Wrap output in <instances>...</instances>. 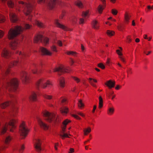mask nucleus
<instances>
[{"instance_id":"f257e3e1","label":"nucleus","mask_w":153,"mask_h":153,"mask_svg":"<svg viewBox=\"0 0 153 153\" xmlns=\"http://www.w3.org/2000/svg\"><path fill=\"white\" fill-rule=\"evenodd\" d=\"M17 123V120L16 119H12L10 120L9 121L6 123L3 126L0 130V132L1 134H3L5 133L7 129H9L10 131L13 132L12 129L16 128V124Z\"/></svg>"},{"instance_id":"f03ea898","label":"nucleus","mask_w":153,"mask_h":153,"mask_svg":"<svg viewBox=\"0 0 153 153\" xmlns=\"http://www.w3.org/2000/svg\"><path fill=\"white\" fill-rule=\"evenodd\" d=\"M24 28L20 26H17L14 29L11 28L8 33V38L9 39L14 38L22 32Z\"/></svg>"},{"instance_id":"7ed1b4c3","label":"nucleus","mask_w":153,"mask_h":153,"mask_svg":"<svg viewBox=\"0 0 153 153\" xmlns=\"http://www.w3.org/2000/svg\"><path fill=\"white\" fill-rule=\"evenodd\" d=\"M43 115L45 120L49 122H53L55 123L58 121V116L53 113L45 111L43 112Z\"/></svg>"},{"instance_id":"20e7f679","label":"nucleus","mask_w":153,"mask_h":153,"mask_svg":"<svg viewBox=\"0 0 153 153\" xmlns=\"http://www.w3.org/2000/svg\"><path fill=\"white\" fill-rule=\"evenodd\" d=\"M18 86V80L16 79H13L8 82L6 88L10 91H15Z\"/></svg>"},{"instance_id":"39448f33","label":"nucleus","mask_w":153,"mask_h":153,"mask_svg":"<svg viewBox=\"0 0 153 153\" xmlns=\"http://www.w3.org/2000/svg\"><path fill=\"white\" fill-rule=\"evenodd\" d=\"M58 1V0H38L37 1L39 4H41V3H45L47 7L50 10L54 8Z\"/></svg>"},{"instance_id":"423d86ee","label":"nucleus","mask_w":153,"mask_h":153,"mask_svg":"<svg viewBox=\"0 0 153 153\" xmlns=\"http://www.w3.org/2000/svg\"><path fill=\"white\" fill-rule=\"evenodd\" d=\"M51 85L52 84L50 81L46 80L43 79H39L36 83V86L38 89L40 87L45 88L47 86L49 87L50 85Z\"/></svg>"},{"instance_id":"0eeeda50","label":"nucleus","mask_w":153,"mask_h":153,"mask_svg":"<svg viewBox=\"0 0 153 153\" xmlns=\"http://www.w3.org/2000/svg\"><path fill=\"white\" fill-rule=\"evenodd\" d=\"M28 130L24 122H23L20 125L19 128V133L22 137V138H24L27 135L28 132Z\"/></svg>"},{"instance_id":"6e6552de","label":"nucleus","mask_w":153,"mask_h":153,"mask_svg":"<svg viewBox=\"0 0 153 153\" xmlns=\"http://www.w3.org/2000/svg\"><path fill=\"white\" fill-rule=\"evenodd\" d=\"M10 97L11 99V100L7 101L4 103H2L1 105V107L2 108H5L7 106L10 105L13 106L15 102L16 98L14 95L12 94H10Z\"/></svg>"},{"instance_id":"1a4fd4ad","label":"nucleus","mask_w":153,"mask_h":153,"mask_svg":"<svg viewBox=\"0 0 153 153\" xmlns=\"http://www.w3.org/2000/svg\"><path fill=\"white\" fill-rule=\"evenodd\" d=\"M70 71V69L68 68H66L63 66H60L53 69L54 72H57L58 75H59L65 73H69Z\"/></svg>"},{"instance_id":"9d476101","label":"nucleus","mask_w":153,"mask_h":153,"mask_svg":"<svg viewBox=\"0 0 153 153\" xmlns=\"http://www.w3.org/2000/svg\"><path fill=\"white\" fill-rule=\"evenodd\" d=\"M43 37L40 34H38L34 38V41L35 43H37L39 41L42 42ZM49 41V39L47 38H43V42L45 44L48 43Z\"/></svg>"},{"instance_id":"9b49d317","label":"nucleus","mask_w":153,"mask_h":153,"mask_svg":"<svg viewBox=\"0 0 153 153\" xmlns=\"http://www.w3.org/2000/svg\"><path fill=\"white\" fill-rule=\"evenodd\" d=\"M21 79L23 82H27L29 80V75L26 72L23 71L21 74Z\"/></svg>"},{"instance_id":"f8f14e48","label":"nucleus","mask_w":153,"mask_h":153,"mask_svg":"<svg viewBox=\"0 0 153 153\" xmlns=\"http://www.w3.org/2000/svg\"><path fill=\"white\" fill-rule=\"evenodd\" d=\"M34 143V147L36 150L38 152H40L42 150V148L41 143L39 140V139L36 140Z\"/></svg>"},{"instance_id":"ddd939ff","label":"nucleus","mask_w":153,"mask_h":153,"mask_svg":"<svg viewBox=\"0 0 153 153\" xmlns=\"http://www.w3.org/2000/svg\"><path fill=\"white\" fill-rule=\"evenodd\" d=\"M19 41L17 39H15L12 41L10 44V47L13 49L16 48L19 45Z\"/></svg>"},{"instance_id":"4468645a","label":"nucleus","mask_w":153,"mask_h":153,"mask_svg":"<svg viewBox=\"0 0 153 153\" xmlns=\"http://www.w3.org/2000/svg\"><path fill=\"white\" fill-rule=\"evenodd\" d=\"M42 54L43 55L51 56L52 53L48 50L47 49L43 47H41L40 49Z\"/></svg>"},{"instance_id":"2eb2a0df","label":"nucleus","mask_w":153,"mask_h":153,"mask_svg":"<svg viewBox=\"0 0 153 153\" xmlns=\"http://www.w3.org/2000/svg\"><path fill=\"white\" fill-rule=\"evenodd\" d=\"M10 55V53L6 48H4L3 49L1 52V56H2L5 58L9 57Z\"/></svg>"},{"instance_id":"dca6fc26","label":"nucleus","mask_w":153,"mask_h":153,"mask_svg":"<svg viewBox=\"0 0 153 153\" xmlns=\"http://www.w3.org/2000/svg\"><path fill=\"white\" fill-rule=\"evenodd\" d=\"M1 2L4 4L6 2H7L8 6L10 7H13L14 6V4L12 0H0Z\"/></svg>"},{"instance_id":"f3484780","label":"nucleus","mask_w":153,"mask_h":153,"mask_svg":"<svg viewBox=\"0 0 153 153\" xmlns=\"http://www.w3.org/2000/svg\"><path fill=\"white\" fill-rule=\"evenodd\" d=\"M115 82L114 81H112L111 80L107 81L105 83V84L107 85L109 88L111 89L114 87Z\"/></svg>"},{"instance_id":"a211bd4d","label":"nucleus","mask_w":153,"mask_h":153,"mask_svg":"<svg viewBox=\"0 0 153 153\" xmlns=\"http://www.w3.org/2000/svg\"><path fill=\"white\" fill-rule=\"evenodd\" d=\"M9 16L11 21L15 22L18 20V18L16 15L14 13L11 12L9 14Z\"/></svg>"},{"instance_id":"6ab92c4d","label":"nucleus","mask_w":153,"mask_h":153,"mask_svg":"<svg viewBox=\"0 0 153 153\" xmlns=\"http://www.w3.org/2000/svg\"><path fill=\"white\" fill-rule=\"evenodd\" d=\"M38 121L40 126L45 130L48 129V126L44 123L40 118L38 119Z\"/></svg>"},{"instance_id":"aec40b11","label":"nucleus","mask_w":153,"mask_h":153,"mask_svg":"<svg viewBox=\"0 0 153 153\" xmlns=\"http://www.w3.org/2000/svg\"><path fill=\"white\" fill-rule=\"evenodd\" d=\"M55 24L56 25V26L59 27L61 28L63 30H69V29L66 26H64V25L60 24L58 22V20H56L55 22Z\"/></svg>"},{"instance_id":"412c9836","label":"nucleus","mask_w":153,"mask_h":153,"mask_svg":"<svg viewBox=\"0 0 153 153\" xmlns=\"http://www.w3.org/2000/svg\"><path fill=\"white\" fill-rule=\"evenodd\" d=\"M30 100L31 101H35L37 99V95L34 92H32L29 96Z\"/></svg>"},{"instance_id":"4be33fe9","label":"nucleus","mask_w":153,"mask_h":153,"mask_svg":"<svg viewBox=\"0 0 153 153\" xmlns=\"http://www.w3.org/2000/svg\"><path fill=\"white\" fill-rule=\"evenodd\" d=\"M102 3L104 4V7L101 5H100L98 7V10L100 13H102V10L104 9V7L106 3L105 2V0H101Z\"/></svg>"},{"instance_id":"5701e85b","label":"nucleus","mask_w":153,"mask_h":153,"mask_svg":"<svg viewBox=\"0 0 153 153\" xmlns=\"http://www.w3.org/2000/svg\"><path fill=\"white\" fill-rule=\"evenodd\" d=\"M59 85L62 88H63L65 86V81L64 78L60 77L59 79Z\"/></svg>"},{"instance_id":"b1692460","label":"nucleus","mask_w":153,"mask_h":153,"mask_svg":"<svg viewBox=\"0 0 153 153\" xmlns=\"http://www.w3.org/2000/svg\"><path fill=\"white\" fill-rule=\"evenodd\" d=\"M92 27L95 29H98L99 27V25L97 21L94 20L92 23Z\"/></svg>"},{"instance_id":"393cba45","label":"nucleus","mask_w":153,"mask_h":153,"mask_svg":"<svg viewBox=\"0 0 153 153\" xmlns=\"http://www.w3.org/2000/svg\"><path fill=\"white\" fill-rule=\"evenodd\" d=\"M16 53H19L21 56V58L24 59L29 56V55L26 53H22L21 52H19L18 51Z\"/></svg>"},{"instance_id":"a878e982","label":"nucleus","mask_w":153,"mask_h":153,"mask_svg":"<svg viewBox=\"0 0 153 153\" xmlns=\"http://www.w3.org/2000/svg\"><path fill=\"white\" fill-rule=\"evenodd\" d=\"M89 16V11L88 10L85 12H83L82 14V16L85 18H88Z\"/></svg>"},{"instance_id":"bb28decb","label":"nucleus","mask_w":153,"mask_h":153,"mask_svg":"<svg viewBox=\"0 0 153 153\" xmlns=\"http://www.w3.org/2000/svg\"><path fill=\"white\" fill-rule=\"evenodd\" d=\"M70 120H68L67 119L63 122V124L64 125V126L62 128V130L63 132H64L65 131V130L66 128V125L68 124V123L70 122Z\"/></svg>"},{"instance_id":"cd10ccee","label":"nucleus","mask_w":153,"mask_h":153,"mask_svg":"<svg viewBox=\"0 0 153 153\" xmlns=\"http://www.w3.org/2000/svg\"><path fill=\"white\" fill-rule=\"evenodd\" d=\"M35 23L36 24L40 27L43 28L45 27L44 24L39 21H36Z\"/></svg>"},{"instance_id":"c85d7f7f","label":"nucleus","mask_w":153,"mask_h":153,"mask_svg":"<svg viewBox=\"0 0 153 153\" xmlns=\"http://www.w3.org/2000/svg\"><path fill=\"white\" fill-rule=\"evenodd\" d=\"M114 111V108L113 107H110L108 110L107 113L108 114L111 115L113 114Z\"/></svg>"},{"instance_id":"c756f323","label":"nucleus","mask_w":153,"mask_h":153,"mask_svg":"<svg viewBox=\"0 0 153 153\" xmlns=\"http://www.w3.org/2000/svg\"><path fill=\"white\" fill-rule=\"evenodd\" d=\"M116 52L120 56L119 57L120 60L123 62H125V61L124 60V59L123 58V57L121 56L122 55V53L120 52V50H116Z\"/></svg>"},{"instance_id":"7c9ffc66","label":"nucleus","mask_w":153,"mask_h":153,"mask_svg":"<svg viewBox=\"0 0 153 153\" xmlns=\"http://www.w3.org/2000/svg\"><path fill=\"white\" fill-rule=\"evenodd\" d=\"M99 105L100 108H101L103 106V99L101 96L99 97Z\"/></svg>"},{"instance_id":"2f4dec72","label":"nucleus","mask_w":153,"mask_h":153,"mask_svg":"<svg viewBox=\"0 0 153 153\" xmlns=\"http://www.w3.org/2000/svg\"><path fill=\"white\" fill-rule=\"evenodd\" d=\"M91 131V129L90 127H88V128L85 129L83 130L84 134L85 135L88 134Z\"/></svg>"},{"instance_id":"473e14b6","label":"nucleus","mask_w":153,"mask_h":153,"mask_svg":"<svg viewBox=\"0 0 153 153\" xmlns=\"http://www.w3.org/2000/svg\"><path fill=\"white\" fill-rule=\"evenodd\" d=\"M68 109L66 107H64L61 110V111L63 114H66L68 113Z\"/></svg>"},{"instance_id":"72a5a7b5","label":"nucleus","mask_w":153,"mask_h":153,"mask_svg":"<svg viewBox=\"0 0 153 153\" xmlns=\"http://www.w3.org/2000/svg\"><path fill=\"white\" fill-rule=\"evenodd\" d=\"M11 139V137L10 136H8L6 137L4 141V143L5 144H7L9 143Z\"/></svg>"},{"instance_id":"f704fd0d","label":"nucleus","mask_w":153,"mask_h":153,"mask_svg":"<svg viewBox=\"0 0 153 153\" xmlns=\"http://www.w3.org/2000/svg\"><path fill=\"white\" fill-rule=\"evenodd\" d=\"M19 61H16L13 62L11 63L10 65H9V68H11L13 66L16 65L17 64H19Z\"/></svg>"},{"instance_id":"c9c22d12","label":"nucleus","mask_w":153,"mask_h":153,"mask_svg":"<svg viewBox=\"0 0 153 153\" xmlns=\"http://www.w3.org/2000/svg\"><path fill=\"white\" fill-rule=\"evenodd\" d=\"M76 4L79 8H82L83 7L82 4L80 1H77L76 2Z\"/></svg>"},{"instance_id":"e433bc0d","label":"nucleus","mask_w":153,"mask_h":153,"mask_svg":"<svg viewBox=\"0 0 153 153\" xmlns=\"http://www.w3.org/2000/svg\"><path fill=\"white\" fill-rule=\"evenodd\" d=\"M66 53L68 55H71L74 56H75L77 54L76 52L73 51H68Z\"/></svg>"},{"instance_id":"4c0bfd02","label":"nucleus","mask_w":153,"mask_h":153,"mask_svg":"<svg viewBox=\"0 0 153 153\" xmlns=\"http://www.w3.org/2000/svg\"><path fill=\"white\" fill-rule=\"evenodd\" d=\"M32 71H33V72L34 74H35L36 73H38V72L36 71V65L35 64H34L33 66L32 67Z\"/></svg>"},{"instance_id":"58836bf2","label":"nucleus","mask_w":153,"mask_h":153,"mask_svg":"<svg viewBox=\"0 0 153 153\" xmlns=\"http://www.w3.org/2000/svg\"><path fill=\"white\" fill-rule=\"evenodd\" d=\"M107 34L109 36H113L114 34V32L113 31L108 30L107 32Z\"/></svg>"},{"instance_id":"ea45409f","label":"nucleus","mask_w":153,"mask_h":153,"mask_svg":"<svg viewBox=\"0 0 153 153\" xmlns=\"http://www.w3.org/2000/svg\"><path fill=\"white\" fill-rule=\"evenodd\" d=\"M78 104V107L79 108H81L83 107L84 106V104L82 102V100H79Z\"/></svg>"},{"instance_id":"a19ab883","label":"nucleus","mask_w":153,"mask_h":153,"mask_svg":"<svg viewBox=\"0 0 153 153\" xmlns=\"http://www.w3.org/2000/svg\"><path fill=\"white\" fill-rule=\"evenodd\" d=\"M24 148L25 147L24 145H22L19 148H18V150L19 151V152L20 153H22L23 150H24Z\"/></svg>"},{"instance_id":"79ce46f5","label":"nucleus","mask_w":153,"mask_h":153,"mask_svg":"<svg viewBox=\"0 0 153 153\" xmlns=\"http://www.w3.org/2000/svg\"><path fill=\"white\" fill-rule=\"evenodd\" d=\"M129 17L130 16L127 13L125 15V20L127 22H128L129 20Z\"/></svg>"},{"instance_id":"37998d69","label":"nucleus","mask_w":153,"mask_h":153,"mask_svg":"<svg viewBox=\"0 0 153 153\" xmlns=\"http://www.w3.org/2000/svg\"><path fill=\"white\" fill-rule=\"evenodd\" d=\"M43 96L45 98L49 100L51 99L52 98V97L51 96L45 94H43Z\"/></svg>"},{"instance_id":"c03bdc74","label":"nucleus","mask_w":153,"mask_h":153,"mask_svg":"<svg viewBox=\"0 0 153 153\" xmlns=\"http://www.w3.org/2000/svg\"><path fill=\"white\" fill-rule=\"evenodd\" d=\"M4 16L1 15H0V23L4 22Z\"/></svg>"},{"instance_id":"a18cd8bd","label":"nucleus","mask_w":153,"mask_h":153,"mask_svg":"<svg viewBox=\"0 0 153 153\" xmlns=\"http://www.w3.org/2000/svg\"><path fill=\"white\" fill-rule=\"evenodd\" d=\"M98 66L102 69H104L105 68V65L102 63H100L98 64Z\"/></svg>"},{"instance_id":"49530a36","label":"nucleus","mask_w":153,"mask_h":153,"mask_svg":"<svg viewBox=\"0 0 153 153\" xmlns=\"http://www.w3.org/2000/svg\"><path fill=\"white\" fill-rule=\"evenodd\" d=\"M17 109V108L16 107H13L12 109V114H13V116L14 115V113H16Z\"/></svg>"},{"instance_id":"de8ad7c7","label":"nucleus","mask_w":153,"mask_h":153,"mask_svg":"<svg viewBox=\"0 0 153 153\" xmlns=\"http://www.w3.org/2000/svg\"><path fill=\"white\" fill-rule=\"evenodd\" d=\"M60 136L61 137H62V138L63 139H64V137H68V135L67 134L64 133H63V134H60Z\"/></svg>"},{"instance_id":"09e8293b","label":"nucleus","mask_w":153,"mask_h":153,"mask_svg":"<svg viewBox=\"0 0 153 153\" xmlns=\"http://www.w3.org/2000/svg\"><path fill=\"white\" fill-rule=\"evenodd\" d=\"M51 48L52 51H55L57 52L56 48V47L54 45H53L51 47Z\"/></svg>"},{"instance_id":"8fccbe9b","label":"nucleus","mask_w":153,"mask_h":153,"mask_svg":"<svg viewBox=\"0 0 153 153\" xmlns=\"http://www.w3.org/2000/svg\"><path fill=\"white\" fill-rule=\"evenodd\" d=\"M31 27L30 25L27 24H26L25 25V26L24 28H25L26 29H28L30 28Z\"/></svg>"},{"instance_id":"3c124183","label":"nucleus","mask_w":153,"mask_h":153,"mask_svg":"<svg viewBox=\"0 0 153 153\" xmlns=\"http://www.w3.org/2000/svg\"><path fill=\"white\" fill-rule=\"evenodd\" d=\"M111 12L112 14L114 15H116L117 13V11L115 9H113L112 10Z\"/></svg>"},{"instance_id":"603ef678","label":"nucleus","mask_w":153,"mask_h":153,"mask_svg":"<svg viewBox=\"0 0 153 153\" xmlns=\"http://www.w3.org/2000/svg\"><path fill=\"white\" fill-rule=\"evenodd\" d=\"M10 71L8 68H7L5 71H4V74L3 75L4 76V75H6L7 74H8L9 72Z\"/></svg>"},{"instance_id":"864d4df0","label":"nucleus","mask_w":153,"mask_h":153,"mask_svg":"<svg viewBox=\"0 0 153 153\" xmlns=\"http://www.w3.org/2000/svg\"><path fill=\"white\" fill-rule=\"evenodd\" d=\"M73 79L76 81L77 83H78L80 81L79 79L77 78V77H73Z\"/></svg>"},{"instance_id":"5fc2aeb1","label":"nucleus","mask_w":153,"mask_h":153,"mask_svg":"<svg viewBox=\"0 0 153 153\" xmlns=\"http://www.w3.org/2000/svg\"><path fill=\"white\" fill-rule=\"evenodd\" d=\"M57 43L60 46H62V42L60 40H58L57 42Z\"/></svg>"},{"instance_id":"6e6d98bb","label":"nucleus","mask_w":153,"mask_h":153,"mask_svg":"<svg viewBox=\"0 0 153 153\" xmlns=\"http://www.w3.org/2000/svg\"><path fill=\"white\" fill-rule=\"evenodd\" d=\"M72 116L77 119L80 120L81 119L80 117H79L78 116L76 115L73 114L72 115Z\"/></svg>"},{"instance_id":"4d7b16f0","label":"nucleus","mask_w":153,"mask_h":153,"mask_svg":"<svg viewBox=\"0 0 153 153\" xmlns=\"http://www.w3.org/2000/svg\"><path fill=\"white\" fill-rule=\"evenodd\" d=\"M74 152V149L71 148L70 149L69 151L68 152V153H72Z\"/></svg>"},{"instance_id":"13d9d810","label":"nucleus","mask_w":153,"mask_h":153,"mask_svg":"<svg viewBox=\"0 0 153 153\" xmlns=\"http://www.w3.org/2000/svg\"><path fill=\"white\" fill-rule=\"evenodd\" d=\"M66 99L65 98L61 99L60 100V101L62 103H65L66 101Z\"/></svg>"},{"instance_id":"bf43d9fd","label":"nucleus","mask_w":153,"mask_h":153,"mask_svg":"<svg viewBox=\"0 0 153 153\" xmlns=\"http://www.w3.org/2000/svg\"><path fill=\"white\" fill-rule=\"evenodd\" d=\"M110 59L109 58H108L107 59V61L106 62V64L108 65H109L110 64Z\"/></svg>"},{"instance_id":"052dcab7","label":"nucleus","mask_w":153,"mask_h":153,"mask_svg":"<svg viewBox=\"0 0 153 153\" xmlns=\"http://www.w3.org/2000/svg\"><path fill=\"white\" fill-rule=\"evenodd\" d=\"M4 35V33L3 31L0 30V38L2 37Z\"/></svg>"},{"instance_id":"680f3d73","label":"nucleus","mask_w":153,"mask_h":153,"mask_svg":"<svg viewBox=\"0 0 153 153\" xmlns=\"http://www.w3.org/2000/svg\"><path fill=\"white\" fill-rule=\"evenodd\" d=\"M89 80V82H90V81H91L92 80H93L94 81V82H97V80L95 79H93L91 78H89L88 79Z\"/></svg>"},{"instance_id":"e2e57ef3","label":"nucleus","mask_w":153,"mask_h":153,"mask_svg":"<svg viewBox=\"0 0 153 153\" xmlns=\"http://www.w3.org/2000/svg\"><path fill=\"white\" fill-rule=\"evenodd\" d=\"M84 19L83 18H81L80 19L79 23L80 24H82L84 22Z\"/></svg>"},{"instance_id":"0e129e2a","label":"nucleus","mask_w":153,"mask_h":153,"mask_svg":"<svg viewBox=\"0 0 153 153\" xmlns=\"http://www.w3.org/2000/svg\"><path fill=\"white\" fill-rule=\"evenodd\" d=\"M127 72L128 73H130V74H131L132 73V71H131V68L129 69L127 71Z\"/></svg>"},{"instance_id":"69168bd1","label":"nucleus","mask_w":153,"mask_h":153,"mask_svg":"<svg viewBox=\"0 0 153 153\" xmlns=\"http://www.w3.org/2000/svg\"><path fill=\"white\" fill-rule=\"evenodd\" d=\"M96 108H97L96 105H94L93 109V110H92L93 113H94V112H95V109Z\"/></svg>"},{"instance_id":"338daca9","label":"nucleus","mask_w":153,"mask_h":153,"mask_svg":"<svg viewBox=\"0 0 153 153\" xmlns=\"http://www.w3.org/2000/svg\"><path fill=\"white\" fill-rule=\"evenodd\" d=\"M58 143H55V144L54 148H55V149L56 150H57V148L56 147V146H58Z\"/></svg>"},{"instance_id":"774afa93","label":"nucleus","mask_w":153,"mask_h":153,"mask_svg":"<svg viewBox=\"0 0 153 153\" xmlns=\"http://www.w3.org/2000/svg\"><path fill=\"white\" fill-rule=\"evenodd\" d=\"M120 88V86L118 85L115 88L117 90H119Z\"/></svg>"}]
</instances>
